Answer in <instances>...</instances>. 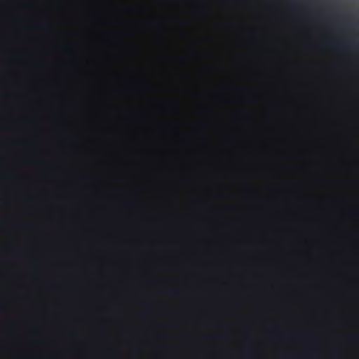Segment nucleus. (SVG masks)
<instances>
[{
	"label": "nucleus",
	"mask_w": 359,
	"mask_h": 359,
	"mask_svg": "<svg viewBox=\"0 0 359 359\" xmlns=\"http://www.w3.org/2000/svg\"><path fill=\"white\" fill-rule=\"evenodd\" d=\"M355 46L353 44H346V43H338L337 48H355Z\"/></svg>",
	"instance_id": "obj_1"
}]
</instances>
